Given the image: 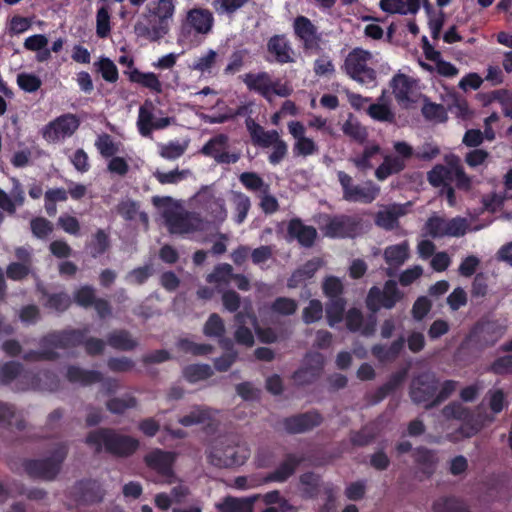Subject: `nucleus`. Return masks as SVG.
<instances>
[{"label":"nucleus","mask_w":512,"mask_h":512,"mask_svg":"<svg viewBox=\"0 0 512 512\" xmlns=\"http://www.w3.org/2000/svg\"><path fill=\"white\" fill-rule=\"evenodd\" d=\"M176 0H152L134 24V32L150 42H157L170 31L176 13Z\"/></svg>","instance_id":"obj_1"},{"label":"nucleus","mask_w":512,"mask_h":512,"mask_svg":"<svg viewBox=\"0 0 512 512\" xmlns=\"http://www.w3.org/2000/svg\"><path fill=\"white\" fill-rule=\"evenodd\" d=\"M153 204L161 210L168 229L173 234L186 235L207 229V222L199 214L182 210L179 202L169 196H155Z\"/></svg>","instance_id":"obj_2"},{"label":"nucleus","mask_w":512,"mask_h":512,"mask_svg":"<svg viewBox=\"0 0 512 512\" xmlns=\"http://www.w3.org/2000/svg\"><path fill=\"white\" fill-rule=\"evenodd\" d=\"M207 461L217 468L243 465L250 455L248 447L236 435H221L212 439L206 450Z\"/></svg>","instance_id":"obj_3"},{"label":"nucleus","mask_w":512,"mask_h":512,"mask_svg":"<svg viewBox=\"0 0 512 512\" xmlns=\"http://www.w3.org/2000/svg\"><path fill=\"white\" fill-rule=\"evenodd\" d=\"M83 343L87 353L94 355L101 353L104 348V342L100 339L91 338L86 341L83 340V334L79 331H70L62 334H53L46 337L43 341L44 350L41 352H29L24 355V359L29 361L37 360H52L58 354L49 350L48 347L67 348L70 345Z\"/></svg>","instance_id":"obj_4"},{"label":"nucleus","mask_w":512,"mask_h":512,"mask_svg":"<svg viewBox=\"0 0 512 512\" xmlns=\"http://www.w3.org/2000/svg\"><path fill=\"white\" fill-rule=\"evenodd\" d=\"M20 364L9 362L0 368V380L3 383L15 381V389L26 391H56L58 389V380L56 376L47 372L33 375L31 373L20 372Z\"/></svg>","instance_id":"obj_5"},{"label":"nucleus","mask_w":512,"mask_h":512,"mask_svg":"<svg viewBox=\"0 0 512 512\" xmlns=\"http://www.w3.org/2000/svg\"><path fill=\"white\" fill-rule=\"evenodd\" d=\"M86 443L96 452L105 450L106 452L120 457L133 454L139 446V442L135 438L116 433L109 429L91 432L86 438Z\"/></svg>","instance_id":"obj_6"},{"label":"nucleus","mask_w":512,"mask_h":512,"mask_svg":"<svg viewBox=\"0 0 512 512\" xmlns=\"http://www.w3.org/2000/svg\"><path fill=\"white\" fill-rule=\"evenodd\" d=\"M446 165L438 164L428 173V182L435 188H446L451 186L452 182L458 189L469 191L473 186V179L466 174L460 164L458 157L452 155L446 158Z\"/></svg>","instance_id":"obj_7"},{"label":"nucleus","mask_w":512,"mask_h":512,"mask_svg":"<svg viewBox=\"0 0 512 512\" xmlns=\"http://www.w3.org/2000/svg\"><path fill=\"white\" fill-rule=\"evenodd\" d=\"M205 214L207 226L221 225L228 216L225 199L213 185L202 186L190 199Z\"/></svg>","instance_id":"obj_8"},{"label":"nucleus","mask_w":512,"mask_h":512,"mask_svg":"<svg viewBox=\"0 0 512 512\" xmlns=\"http://www.w3.org/2000/svg\"><path fill=\"white\" fill-rule=\"evenodd\" d=\"M373 64L371 52L362 48H354L347 54L342 69L352 80L362 85H374L376 71Z\"/></svg>","instance_id":"obj_9"},{"label":"nucleus","mask_w":512,"mask_h":512,"mask_svg":"<svg viewBox=\"0 0 512 512\" xmlns=\"http://www.w3.org/2000/svg\"><path fill=\"white\" fill-rule=\"evenodd\" d=\"M241 79L250 91L260 94L268 101H271L274 95L287 97L293 91L287 83L280 79L274 80L267 72L246 73Z\"/></svg>","instance_id":"obj_10"},{"label":"nucleus","mask_w":512,"mask_h":512,"mask_svg":"<svg viewBox=\"0 0 512 512\" xmlns=\"http://www.w3.org/2000/svg\"><path fill=\"white\" fill-rule=\"evenodd\" d=\"M174 123V118L164 116L153 101L145 100L139 107L137 129L141 136L151 137L154 130H162Z\"/></svg>","instance_id":"obj_11"},{"label":"nucleus","mask_w":512,"mask_h":512,"mask_svg":"<svg viewBox=\"0 0 512 512\" xmlns=\"http://www.w3.org/2000/svg\"><path fill=\"white\" fill-rule=\"evenodd\" d=\"M67 454V447L58 444L51 457L43 460H28L24 463L25 472L34 478L53 480L60 471Z\"/></svg>","instance_id":"obj_12"},{"label":"nucleus","mask_w":512,"mask_h":512,"mask_svg":"<svg viewBox=\"0 0 512 512\" xmlns=\"http://www.w3.org/2000/svg\"><path fill=\"white\" fill-rule=\"evenodd\" d=\"M441 415L444 419H455L462 422L458 434L451 436L452 440H459L460 437H471L484 426L483 422L473 419L471 411L459 402H452L446 405Z\"/></svg>","instance_id":"obj_13"},{"label":"nucleus","mask_w":512,"mask_h":512,"mask_svg":"<svg viewBox=\"0 0 512 512\" xmlns=\"http://www.w3.org/2000/svg\"><path fill=\"white\" fill-rule=\"evenodd\" d=\"M402 298L403 293L399 290L397 283L388 280L382 289L374 286L369 290L366 305L370 311L377 312L381 308L392 309Z\"/></svg>","instance_id":"obj_14"},{"label":"nucleus","mask_w":512,"mask_h":512,"mask_svg":"<svg viewBox=\"0 0 512 512\" xmlns=\"http://www.w3.org/2000/svg\"><path fill=\"white\" fill-rule=\"evenodd\" d=\"M80 120L74 114L67 113L61 115L49 122L42 129L43 138L50 142L56 143L71 137L79 128Z\"/></svg>","instance_id":"obj_15"},{"label":"nucleus","mask_w":512,"mask_h":512,"mask_svg":"<svg viewBox=\"0 0 512 512\" xmlns=\"http://www.w3.org/2000/svg\"><path fill=\"white\" fill-rule=\"evenodd\" d=\"M201 153L212 157L218 164H233L241 157L239 150H229V137L225 134H218L208 140Z\"/></svg>","instance_id":"obj_16"},{"label":"nucleus","mask_w":512,"mask_h":512,"mask_svg":"<svg viewBox=\"0 0 512 512\" xmlns=\"http://www.w3.org/2000/svg\"><path fill=\"white\" fill-rule=\"evenodd\" d=\"M392 93L402 108H409L417 101L416 80L404 73H397L390 81Z\"/></svg>","instance_id":"obj_17"},{"label":"nucleus","mask_w":512,"mask_h":512,"mask_svg":"<svg viewBox=\"0 0 512 512\" xmlns=\"http://www.w3.org/2000/svg\"><path fill=\"white\" fill-rule=\"evenodd\" d=\"M437 390V381L433 374L423 373L412 381L410 396L413 402L424 404L427 408L428 404L434 400L433 396Z\"/></svg>","instance_id":"obj_18"},{"label":"nucleus","mask_w":512,"mask_h":512,"mask_svg":"<svg viewBox=\"0 0 512 512\" xmlns=\"http://www.w3.org/2000/svg\"><path fill=\"white\" fill-rule=\"evenodd\" d=\"M360 229V221L349 216L330 219L324 226V234L331 238L354 237Z\"/></svg>","instance_id":"obj_19"},{"label":"nucleus","mask_w":512,"mask_h":512,"mask_svg":"<svg viewBox=\"0 0 512 512\" xmlns=\"http://www.w3.org/2000/svg\"><path fill=\"white\" fill-rule=\"evenodd\" d=\"M213 25L214 17L209 10L193 8L187 12L182 28L196 34L206 35L211 32Z\"/></svg>","instance_id":"obj_20"},{"label":"nucleus","mask_w":512,"mask_h":512,"mask_svg":"<svg viewBox=\"0 0 512 512\" xmlns=\"http://www.w3.org/2000/svg\"><path fill=\"white\" fill-rule=\"evenodd\" d=\"M176 453L162 451L160 449H155L151 451L145 457V462L148 467L155 470L162 476L167 478V482H171L170 478L172 477V465L176 459Z\"/></svg>","instance_id":"obj_21"},{"label":"nucleus","mask_w":512,"mask_h":512,"mask_svg":"<svg viewBox=\"0 0 512 512\" xmlns=\"http://www.w3.org/2000/svg\"><path fill=\"white\" fill-rule=\"evenodd\" d=\"M324 358L320 353H311L305 357L304 366L294 374V379L299 384H307L313 381L320 373Z\"/></svg>","instance_id":"obj_22"},{"label":"nucleus","mask_w":512,"mask_h":512,"mask_svg":"<svg viewBox=\"0 0 512 512\" xmlns=\"http://www.w3.org/2000/svg\"><path fill=\"white\" fill-rule=\"evenodd\" d=\"M410 206L406 204H391L384 209L377 212L375 217V223L377 226L385 229L392 230L398 227V219L407 213V209Z\"/></svg>","instance_id":"obj_23"},{"label":"nucleus","mask_w":512,"mask_h":512,"mask_svg":"<svg viewBox=\"0 0 512 512\" xmlns=\"http://www.w3.org/2000/svg\"><path fill=\"white\" fill-rule=\"evenodd\" d=\"M383 257L389 269H397L402 266L410 257V244L403 241L398 244L387 246L383 251ZM388 274L392 272L388 270Z\"/></svg>","instance_id":"obj_24"},{"label":"nucleus","mask_w":512,"mask_h":512,"mask_svg":"<svg viewBox=\"0 0 512 512\" xmlns=\"http://www.w3.org/2000/svg\"><path fill=\"white\" fill-rule=\"evenodd\" d=\"M294 31L297 37L303 41L306 48H314L318 45L319 36L317 28L305 16H298L294 20Z\"/></svg>","instance_id":"obj_25"},{"label":"nucleus","mask_w":512,"mask_h":512,"mask_svg":"<svg viewBox=\"0 0 512 512\" xmlns=\"http://www.w3.org/2000/svg\"><path fill=\"white\" fill-rule=\"evenodd\" d=\"M321 420V416L318 413L311 412L287 418L284 421V425L288 432L301 433L319 425Z\"/></svg>","instance_id":"obj_26"},{"label":"nucleus","mask_w":512,"mask_h":512,"mask_svg":"<svg viewBox=\"0 0 512 512\" xmlns=\"http://www.w3.org/2000/svg\"><path fill=\"white\" fill-rule=\"evenodd\" d=\"M217 412L207 406H193L189 412L178 419L184 427L206 424L212 421Z\"/></svg>","instance_id":"obj_27"},{"label":"nucleus","mask_w":512,"mask_h":512,"mask_svg":"<svg viewBox=\"0 0 512 512\" xmlns=\"http://www.w3.org/2000/svg\"><path fill=\"white\" fill-rule=\"evenodd\" d=\"M245 123L253 144L263 148L270 147L271 141L279 134L276 130H264V128L251 117H248Z\"/></svg>","instance_id":"obj_28"},{"label":"nucleus","mask_w":512,"mask_h":512,"mask_svg":"<svg viewBox=\"0 0 512 512\" xmlns=\"http://www.w3.org/2000/svg\"><path fill=\"white\" fill-rule=\"evenodd\" d=\"M152 175L161 185H177L189 178H195V175L191 169H180L179 167H175L169 171H163L157 168L153 171Z\"/></svg>","instance_id":"obj_29"},{"label":"nucleus","mask_w":512,"mask_h":512,"mask_svg":"<svg viewBox=\"0 0 512 512\" xmlns=\"http://www.w3.org/2000/svg\"><path fill=\"white\" fill-rule=\"evenodd\" d=\"M268 51L274 55L279 63H290L293 61V50L288 40L281 35L271 37L267 44Z\"/></svg>","instance_id":"obj_30"},{"label":"nucleus","mask_w":512,"mask_h":512,"mask_svg":"<svg viewBox=\"0 0 512 512\" xmlns=\"http://www.w3.org/2000/svg\"><path fill=\"white\" fill-rule=\"evenodd\" d=\"M77 490L81 493V500L86 503H99L106 494L103 484L97 480L81 481L77 485Z\"/></svg>","instance_id":"obj_31"},{"label":"nucleus","mask_w":512,"mask_h":512,"mask_svg":"<svg viewBox=\"0 0 512 512\" xmlns=\"http://www.w3.org/2000/svg\"><path fill=\"white\" fill-rule=\"evenodd\" d=\"M288 233L291 237L296 238L303 246H311L317 236L316 229L312 226L304 225L300 220L293 219L288 226Z\"/></svg>","instance_id":"obj_32"},{"label":"nucleus","mask_w":512,"mask_h":512,"mask_svg":"<svg viewBox=\"0 0 512 512\" xmlns=\"http://www.w3.org/2000/svg\"><path fill=\"white\" fill-rule=\"evenodd\" d=\"M368 114L371 118L381 122H393L395 115L391 109V102L386 92L378 98L376 103H373L368 108Z\"/></svg>","instance_id":"obj_33"},{"label":"nucleus","mask_w":512,"mask_h":512,"mask_svg":"<svg viewBox=\"0 0 512 512\" xmlns=\"http://www.w3.org/2000/svg\"><path fill=\"white\" fill-rule=\"evenodd\" d=\"M379 193L380 187L372 181H367L362 186L355 185L346 201L369 204L378 197Z\"/></svg>","instance_id":"obj_34"},{"label":"nucleus","mask_w":512,"mask_h":512,"mask_svg":"<svg viewBox=\"0 0 512 512\" xmlns=\"http://www.w3.org/2000/svg\"><path fill=\"white\" fill-rule=\"evenodd\" d=\"M256 496L236 498L228 496L222 502L216 504L220 512H253V504Z\"/></svg>","instance_id":"obj_35"},{"label":"nucleus","mask_w":512,"mask_h":512,"mask_svg":"<svg viewBox=\"0 0 512 512\" xmlns=\"http://www.w3.org/2000/svg\"><path fill=\"white\" fill-rule=\"evenodd\" d=\"M323 262L319 258L306 262L301 268L297 269L288 280L289 288H296L308 279L312 278L316 271L322 266Z\"/></svg>","instance_id":"obj_36"},{"label":"nucleus","mask_w":512,"mask_h":512,"mask_svg":"<svg viewBox=\"0 0 512 512\" xmlns=\"http://www.w3.org/2000/svg\"><path fill=\"white\" fill-rule=\"evenodd\" d=\"M405 168V161L401 157L385 155L383 162L375 170V177L384 181L389 176L401 172Z\"/></svg>","instance_id":"obj_37"},{"label":"nucleus","mask_w":512,"mask_h":512,"mask_svg":"<svg viewBox=\"0 0 512 512\" xmlns=\"http://www.w3.org/2000/svg\"><path fill=\"white\" fill-rule=\"evenodd\" d=\"M129 80L131 82L142 85L143 87L151 90L154 93L160 94L163 91V85L158 76L153 72H141L134 69L129 73Z\"/></svg>","instance_id":"obj_38"},{"label":"nucleus","mask_w":512,"mask_h":512,"mask_svg":"<svg viewBox=\"0 0 512 512\" xmlns=\"http://www.w3.org/2000/svg\"><path fill=\"white\" fill-rule=\"evenodd\" d=\"M66 377L71 383L80 385H90L102 380V375L100 372L84 370L76 366L68 367Z\"/></svg>","instance_id":"obj_39"},{"label":"nucleus","mask_w":512,"mask_h":512,"mask_svg":"<svg viewBox=\"0 0 512 512\" xmlns=\"http://www.w3.org/2000/svg\"><path fill=\"white\" fill-rule=\"evenodd\" d=\"M218 59V53L208 49L195 58L190 69L199 72L201 75H212Z\"/></svg>","instance_id":"obj_40"},{"label":"nucleus","mask_w":512,"mask_h":512,"mask_svg":"<svg viewBox=\"0 0 512 512\" xmlns=\"http://www.w3.org/2000/svg\"><path fill=\"white\" fill-rule=\"evenodd\" d=\"M158 154L165 160L175 161L183 156L188 148V141H169L158 143Z\"/></svg>","instance_id":"obj_41"},{"label":"nucleus","mask_w":512,"mask_h":512,"mask_svg":"<svg viewBox=\"0 0 512 512\" xmlns=\"http://www.w3.org/2000/svg\"><path fill=\"white\" fill-rule=\"evenodd\" d=\"M363 316L359 309L352 308L346 315V324L349 330L360 332L363 335H371L375 330V320L365 326L362 325Z\"/></svg>","instance_id":"obj_42"},{"label":"nucleus","mask_w":512,"mask_h":512,"mask_svg":"<svg viewBox=\"0 0 512 512\" xmlns=\"http://www.w3.org/2000/svg\"><path fill=\"white\" fill-rule=\"evenodd\" d=\"M299 462V458L294 455H289L285 461L267 477V480L276 482L285 481L294 473Z\"/></svg>","instance_id":"obj_43"},{"label":"nucleus","mask_w":512,"mask_h":512,"mask_svg":"<svg viewBox=\"0 0 512 512\" xmlns=\"http://www.w3.org/2000/svg\"><path fill=\"white\" fill-rule=\"evenodd\" d=\"M232 204L234 207V221L239 225L242 224L248 214L251 203L248 196L240 192H234L232 194Z\"/></svg>","instance_id":"obj_44"},{"label":"nucleus","mask_w":512,"mask_h":512,"mask_svg":"<svg viewBox=\"0 0 512 512\" xmlns=\"http://www.w3.org/2000/svg\"><path fill=\"white\" fill-rule=\"evenodd\" d=\"M380 152L377 144L367 145L361 155L350 158V162L360 171H367L373 167L371 159Z\"/></svg>","instance_id":"obj_45"},{"label":"nucleus","mask_w":512,"mask_h":512,"mask_svg":"<svg viewBox=\"0 0 512 512\" xmlns=\"http://www.w3.org/2000/svg\"><path fill=\"white\" fill-rule=\"evenodd\" d=\"M234 277L233 268L230 264L218 265L214 272L209 274L207 281L209 283H215L218 286H225L232 282Z\"/></svg>","instance_id":"obj_46"},{"label":"nucleus","mask_w":512,"mask_h":512,"mask_svg":"<svg viewBox=\"0 0 512 512\" xmlns=\"http://www.w3.org/2000/svg\"><path fill=\"white\" fill-rule=\"evenodd\" d=\"M342 131L346 136L360 143L364 142L367 137L366 129L352 116L343 123Z\"/></svg>","instance_id":"obj_47"},{"label":"nucleus","mask_w":512,"mask_h":512,"mask_svg":"<svg viewBox=\"0 0 512 512\" xmlns=\"http://www.w3.org/2000/svg\"><path fill=\"white\" fill-rule=\"evenodd\" d=\"M212 374H213V370L207 364L189 365L183 371V375H184L185 379L191 383H195V382L207 379Z\"/></svg>","instance_id":"obj_48"},{"label":"nucleus","mask_w":512,"mask_h":512,"mask_svg":"<svg viewBox=\"0 0 512 512\" xmlns=\"http://www.w3.org/2000/svg\"><path fill=\"white\" fill-rule=\"evenodd\" d=\"M110 9L108 6H101L96 13V34L99 38H106L111 32Z\"/></svg>","instance_id":"obj_49"},{"label":"nucleus","mask_w":512,"mask_h":512,"mask_svg":"<svg viewBox=\"0 0 512 512\" xmlns=\"http://www.w3.org/2000/svg\"><path fill=\"white\" fill-rule=\"evenodd\" d=\"M448 220L438 215L431 216L426 224L425 231L433 238H441L447 236Z\"/></svg>","instance_id":"obj_50"},{"label":"nucleus","mask_w":512,"mask_h":512,"mask_svg":"<svg viewBox=\"0 0 512 512\" xmlns=\"http://www.w3.org/2000/svg\"><path fill=\"white\" fill-rule=\"evenodd\" d=\"M345 301L343 298L330 299L326 307L328 324L333 327L343 319Z\"/></svg>","instance_id":"obj_51"},{"label":"nucleus","mask_w":512,"mask_h":512,"mask_svg":"<svg viewBox=\"0 0 512 512\" xmlns=\"http://www.w3.org/2000/svg\"><path fill=\"white\" fill-rule=\"evenodd\" d=\"M244 187L253 192H268L269 185L263 179L253 172H244L239 177Z\"/></svg>","instance_id":"obj_52"},{"label":"nucleus","mask_w":512,"mask_h":512,"mask_svg":"<svg viewBox=\"0 0 512 512\" xmlns=\"http://www.w3.org/2000/svg\"><path fill=\"white\" fill-rule=\"evenodd\" d=\"M203 333L207 337L222 338L225 334V325L221 317L213 313L209 316L203 327Z\"/></svg>","instance_id":"obj_53"},{"label":"nucleus","mask_w":512,"mask_h":512,"mask_svg":"<svg viewBox=\"0 0 512 512\" xmlns=\"http://www.w3.org/2000/svg\"><path fill=\"white\" fill-rule=\"evenodd\" d=\"M319 147L317 143L310 137H304L293 144V153L295 156L308 157L318 153Z\"/></svg>","instance_id":"obj_54"},{"label":"nucleus","mask_w":512,"mask_h":512,"mask_svg":"<svg viewBox=\"0 0 512 512\" xmlns=\"http://www.w3.org/2000/svg\"><path fill=\"white\" fill-rule=\"evenodd\" d=\"M98 71L101 73L104 80L107 82L114 83L118 80V69L115 63L107 57H101L97 63H95Z\"/></svg>","instance_id":"obj_55"},{"label":"nucleus","mask_w":512,"mask_h":512,"mask_svg":"<svg viewBox=\"0 0 512 512\" xmlns=\"http://www.w3.org/2000/svg\"><path fill=\"white\" fill-rule=\"evenodd\" d=\"M236 322L239 324V327L237 328L235 332V339L239 344L245 345V346H252L254 344V336L249 328L244 327L245 320H244V314L238 313L235 316Z\"/></svg>","instance_id":"obj_56"},{"label":"nucleus","mask_w":512,"mask_h":512,"mask_svg":"<svg viewBox=\"0 0 512 512\" xmlns=\"http://www.w3.org/2000/svg\"><path fill=\"white\" fill-rule=\"evenodd\" d=\"M118 213L127 220L135 219L139 214L141 220L147 224L148 216L145 213H139V206L136 202L125 200L118 205Z\"/></svg>","instance_id":"obj_57"},{"label":"nucleus","mask_w":512,"mask_h":512,"mask_svg":"<svg viewBox=\"0 0 512 512\" xmlns=\"http://www.w3.org/2000/svg\"><path fill=\"white\" fill-rule=\"evenodd\" d=\"M108 342L112 347L120 350H129L136 346V341L125 331L112 333L108 338Z\"/></svg>","instance_id":"obj_58"},{"label":"nucleus","mask_w":512,"mask_h":512,"mask_svg":"<svg viewBox=\"0 0 512 512\" xmlns=\"http://www.w3.org/2000/svg\"><path fill=\"white\" fill-rule=\"evenodd\" d=\"M271 142L270 147H272V152L268 159L271 164L277 165L286 157L288 153V145L280 138L279 134Z\"/></svg>","instance_id":"obj_59"},{"label":"nucleus","mask_w":512,"mask_h":512,"mask_svg":"<svg viewBox=\"0 0 512 512\" xmlns=\"http://www.w3.org/2000/svg\"><path fill=\"white\" fill-rule=\"evenodd\" d=\"M415 460L424 473L430 474L436 464L435 454L426 449H417L414 452Z\"/></svg>","instance_id":"obj_60"},{"label":"nucleus","mask_w":512,"mask_h":512,"mask_svg":"<svg viewBox=\"0 0 512 512\" xmlns=\"http://www.w3.org/2000/svg\"><path fill=\"white\" fill-rule=\"evenodd\" d=\"M17 84L25 92H36L42 85L41 79L32 73H20L17 75Z\"/></svg>","instance_id":"obj_61"},{"label":"nucleus","mask_w":512,"mask_h":512,"mask_svg":"<svg viewBox=\"0 0 512 512\" xmlns=\"http://www.w3.org/2000/svg\"><path fill=\"white\" fill-rule=\"evenodd\" d=\"M95 146L103 157H112L118 152L117 145L114 143L112 137L108 134H101L95 141Z\"/></svg>","instance_id":"obj_62"},{"label":"nucleus","mask_w":512,"mask_h":512,"mask_svg":"<svg viewBox=\"0 0 512 512\" xmlns=\"http://www.w3.org/2000/svg\"><path fill=\"white\" fill-rule=\"evenodd\" d=\"M323 292L329 299L342 298L343 284L342 281L334 276H329L323 281Z\"/></svg>","instance_id":"obj_63"},{"label":"nucleus","mask_w":512,"mask_h":512,"mask_svg":"<svg viewBox=\"0 0 512 512\" xmlns=\"http://www.w3.org/2000/svg\"><path fill=\"white\" fill-rule=\"evenodd\" d=\"M424 117L435 122H444L447 119V112L443 105L425 103L422 108Z\"/></svg>","instance_id":"obj_64"}]
</instances>
